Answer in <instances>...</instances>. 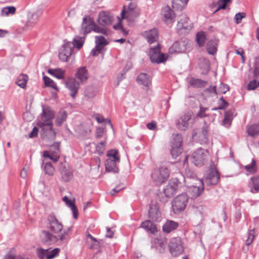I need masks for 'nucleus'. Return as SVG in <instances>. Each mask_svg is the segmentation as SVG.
<instances>
[{
    "label": "nucleus",
    "instance_id": "41",
    "mask_svg": "<svg viewBox=\"0 0 259 259\" xmlns=\"http://www.w3.org/2000/svg\"><path fill=\"white\" fill-rule=\"evenodd\" d=\"M244 168L249 174H253L257 171V167L255 161L252 159L250 164L244 166Z\"/></svg>",
    "mask_w": 259,
    "mask_h": 259
},
{
    "label": "nucleus",
    "instance_id": "8",
    "mask_svg": "<svg viewBox=\"0 0 259 259\" xmlns=\"http://www.w3.org/2000/svg\"><path fill=\"white\" fill-rule=\"evenodd\" d=\"M188 200V195H177L174 199L172 206L174 212L178 213L185 208Z\"/></svg>",
    "mask_w": 259,
    "mask_h": 259
},
{
    "label": "nucleus",
    "instance_id": "59",
    "mask_svg": "<svg viewBox=\"0 0 259 259\" xmlns=\"http://www.w3.org/2000/svg\"><path fill=\"white\" fill-rule=\"evenodd\" d=\"M95 119H96L97 121L99 123H103L104 121H106L108 123L109 125H110L111 126H112V124L111 123V121L110 120H107L105 119L103 117L100 115V114H97L95 115Z\"/></svg>",
    "mask_w": 259,
    "mask_h": 259
},
{
    "label": "nucleus",
    "instance_id": "54",
    "mask_svg": "<svg viewBox=\"0 0 259 259\" xmlns=\"http://www.w3.org/2000/svg\"><path fill=\"white\" fill-rule=\"evenodd\" d=\"M231 0H219L218 2V8L217 11L220 9H225L227 5L229 3H230Z\"/></svg>",
    "mask_w": 259,
    "mask_h": 259
},
{
    "label": "nucleus",
    "instance_id": "29",
    "mask_svg": "<svg viewBox=\"0 0 259 259\" xmlns=\"http://www.w3.org/2000/svg\"><path fill=\"white\" fill-rule=\"evenodd\" d=\"M141 227L143 228L147 232L153 234H155L157 232L155 225L149 220L143 222L141 224Z\"/></svg>",
    "mask_w": 259,
    "mask_h": 259
},
{
    "label": "nucleus",
    "instance_id": "11",
    "mask_svg": "<svg viewBox=\"0 0 259 259\" xmlns=\"http://www.w3.org/2000/svg\"><path fill=\"white\" fill-rule=\"evenodd\" d=\"M113 20V16L108 11H101L98 14V23L101 27L106 28L111 25Z\"/></svg>",
    "mask_w": 259,
    "mask_h": 259
},
{
    "label": "nucleus",
    "instance_id": "58",
    "mask_svg": "<svg viewBox=\"0 0 259 259\" xmlns=\"http://www.w3.org/2000/svg\"><path fill=\"white\" fill-rule=\"evenodd\" d=\"M257 87H259L258 85V82L256 81V80H253L250 81L247 85V90H253L255 89Z\"/></svg>",
    "mask_w": 259,
    "mask_h": 259
},
{
    "label": "nucleus",
    "instance_id": "47",
    "mask_svg": "<svg viewBox=\"0 0 259 259\" xmlns=\"http://www.w3.org/2000/svg\"><path fill=\"white\" fill-rule=\"evenodd\" d=\"M106 140H104L99 143L97 145L96 147V150L99 154L102 155L104 153L106 147Z\"/></svg>",
    "mask_w": 259,
    "mask_h": 259
},
{
    "label": "nucleus",
    "instance_id": "64",
    "mask_svg": "<svg viewBox=\"0 0 259 259\" xmlns=\"http://www.w3.org/2000/svg\"><path fill=\"white\" fill-rule=\"evenodd\" d=\"M15 254L13 252V250L11 249L7 254H6L3 259H15Z\"/></svg>",
    "mask_w": 259,
    "mask_h": 259
},
{
    "label": "nucleus",
    "instance_id": "38",
    "mask_svg": "<svg viewBox=\"0 0 259 259\" xmlns=\"http://www.w3.org/2000/svg\"><path fill=\"white\" fill-rule=\"evenodd\" d=\"M190 83L192 86L195 88L204 87L207 84L206 81L194 78L191 79Z\"/></svg>",
    "mask_w": 259,
    "mask_h": 259
},
{
    "label": "nucleus",
    "instance_id": "12",
    "mask_svg": "<svg viewBox=\"0 0 259 259\" xmlns=\"http://www.w3.org/2000/svg\"><path fill=\"white\" fill-rule=\"evenodd\" d=\"M60 249L58 248L51 249V248L44 249L38 248L37 249V255L39 259H52L58 256Z\"/></svg>",
    "mask_w": 259,
    "mask_h": 259
},
{
    "label": "nucleus",
    "instance_id": "30",
    "mask_svg": "<svg viewBox=\"0 0 259 259\" xmlns=\"http://www.w3.org/2000/svg\"><path fill=\"white\" fill-rule=\"evenodd\" d=\"M43 240L45 243L52 244L58 240V238L48 231H42Z\"/></svg>",
    "mask_w": 259,
    "mask_h": 259
},
{
    "label": "nucleus",
    "instance_id": "13",
    "mask_svg": "<svg viewBox=\"0 0 259 259\" xmlns=\"http://www.w3.org/2000/svg\"><path fill=\"white\" fill-rule=\"evenodd\" d=\"M48 228L54 233H58L63 229V225L59 222L54 214H50L48 218Z\"/></svg>",
    "mask_w": 259,
    "mask_h": 259
},
{
    "label": "nucleus",
    "instance_id": "31",
    "mask_svg": "<svg viewBox=\"0 0 259 259\" xmlns=\"http://www.w3.org/2000/svg\"><path fill=\"white\" fill-rule=\"evenodd\" d=\"M218 40L211 39L207 44L206 49L208 54L214 55L217 51Z\"/></svg>",
    "mask_w": 259,
    "mask_h": 259
},
{
    "label": "nucleus",
    "instance_id": "24",
    "mask_svg": "<svg viewBox=\"0 0 259 259\" xmlns=\"http://www.w3.org/2000/svg\"><path fill=\"white\" fill-rule=\"evenodd\" d=\"M75 77L77 78L79 82L83 83L87 81L89 77V73L85 67H80L78 68L76 73Z\"/></svg>",
    "mask_w": 259,
    "mask_h": 259
},
{
    "label": "nucleus",
    "instance_id": "33",
    "mask_svg": "<svg viewBox=\"0 0 259 259\" xmlns=\"http://www.w3.org/2000/svg\"><path fill=\"white\" fill-rule=\"evenodd\" d=\"M48 73L58 79H63L65 77V71L60 68L55 69H50L48 70Z\"/></svg>",
    "mask_w": 259,
    "mask_h": 259
},
{
    "label": "nucleus",
    "instance_id": "32",
    "mask_svg": "<svg viewBox=\"0 0 259 259\" xmlns=\"http://www.w3.org/2000/svg\"><path fill=\"white\" fill-rule=\"evenodd\" d=\"M178 226V224L173 221H167L163 226V232L168 233L175 230Z\"/></svg>",
    "mask_w": 259,
    "mask_h": 259
},
{
    "label": "nucleus",
    "instance_id": "16",
    "mask_svg": "<svg viewBox=\"0 0 259 259\" xmlns=\"http://www.w3.org/2000/svg\"><path fill=\"white\" fill-rule=\"evenodd\" d=\"M142 35L150 44L157 41L159 38V32L157 28H154L142 33Z\"/></svg>",
    "mask_w": 259,
    "mask_h": 259
},
{
    "label": "nucleus",
    "instance_id": "53",
    "mask_svg": "<svg viewBox=\"0 0 259 259\" xmlns=\"http://www.w3.org/2000/svg\"><path fill=\"white\" fill-rule=\"evenodd\" d=\"M255 236L254 235V230H250L248 231L247 239L245 241L247 245H250L253 241Z\"/></svg>",
    "mask_w": 259,
    "mask_h": 259
},
{
    "label": "nucleus",
    "instance_id": "57",
    "mask_svg": "<svg viewBox=\"0 0 259 259\" xmlns=\"http://www.w3.org/2000/svg\"><path fill=\"white\" fill-rule=\"evenodd\" d=\"M254 67V75L256 76L259 74V57H255Z\"/></svg>",
    "mask_w": 259,
    "mask_h": 259
},
{
    "label": "nucleus",
    "instance_id": "37",
    "mask_svg": "<svg viewBox=\"0 0 259 259\" xmlns=\"http://www.w3.org/2000/svg\"><path fill=\"white\" fill-rule=\"evenodd\" d=\"M166 244L167 242L165 238L157 239L155 244V247L157 250H158V251L160 253H163Z\"/></svg>",
    "mask_w": 259,
    "mask_h": 259
},
{
    "label": "nucleus",
    "instance_id": "39",
    "mask_svg": "<svg viewBox=\"0 0 259 259\" xmlns=\"http://www.w3.org/2000/svg\"><path fill=\"white\" fill-rule=\"evenodd\" d=\"M67 114L64 111H60L57 115L55 121L58 126H61L66 120Z\"/></svg>",
    "mask_w": 259,
    "mask_h": 259
},
{
    "label": "nucleus",
    "instance_id": "6",
    "mask_svg": "<svg viewBox=\"0 0 259 259\" xmlns=\"http://www.w3.org/2000/svg\"><path fill=\"white\" fill-rule=\"evenodd\" d=\"M194 120L193 113L192 111H187L181 115L176 120V125L180 130L186 131L193 126Z\"/></svg>",
    "mask_w": 259,
    "mask_h": 259
},
{
    "label": "nucleus",
    "instance_id": "10",
    "mask_svg": "<svg viewBox=\"0 0 259 259\" xmlns=\"http://www.w3.org/2000/svg\"><path fill=\"white\" fill-rule=\"evenodd\" d=\"M169 249L170 253L174 256L181 254L183 251L181 239L180 238H172L169 243Z\"/></svg>",
    "mask_w": 259,
    "mask_h": 259
},
{
    "label": "nucleus",
    "instance_id": "26",
    "mask_svg": "<svg viewBox=\"0 0 259 259\" xmlns=\"http://www.w3.org/2000/svg\"><path fill=\"white\" fill-rule=\"evenodd\" d=\"M149 216L151 219L157 221L160 216V212L159 211V207L157 202L153 203L151 202L150 205L149 209Z\"/></svg>",
    "mask_w": 259,
    "mask_h": 259
},
{
    "label": "nucleus",
    "instance_id": "61",
    "mask_svg": "<svg viewBox=\"0 0 259 259\" xmlns=\"http://www.w3.org/2000/svg\"><path fill=\"white\" fill-rule=\"evenodd\" d=\"M68 232L65 229L63 230V232L59 235L58 239L60 240L62 242H66L67 241V236Z\"/></svg>",
    "mask_w": 259,
    "mask_h": 259
},
{
    "label": "nucleus",
    "instance_id": "7",
    "mask_svg": "<svg viewBox=\"0 0 259 259\" xmlns=\"http://www.w3.org/2000/svg\"><path fill=\"white\" fill-rule=\"evenodd\" d=\"M183 139L181 135L173 134L171 141L170 153L173 158L178 157L182 152Z\"/></svg>",
    "mask_w": 259,
    "mask_h": 259
},
{
    "label": "nucleus",
    "instance_id": "63",
    "mask_svg": "<svg viewBox=\"0 0 259 259\" xmlns=\"http://www.w3.org/2000/svg\"><path fill=\"white\" fill-rule=\"evenodd\" d=\"M195 208V213L196 214H200L201 216H202L204 214V208L201 205L197 206Z\"/></svg>",
    "mask_w": 259,
    "mask_h": 259
},
{
    "label": "nucleus",
    "instance_id": "5",
    "mask_svg": "<svg viewBox=\"0 0 259 259\" xmlns=\"http://www.w3.org/2000/svg\"><path fill=\"white\" fill-rule=\"evenodd\" d=\"M107 159L105 162V168L107 171L117 173L118 171L117 164L120 162V156L117 150L111 149L107 152Z\"/></svg>",
    "mask_w": 259,
    "mask_h": 259
},
{
    "label": "nucleus",
    "instance_id": "35",
    "mask_svg": "<svg viewBox=\"0 0 259 259\" xmlns=\"http://www.w3.org/2000/svg\"><path fill=\"white\" fill-rule=\"evenodd\" d=\"M188 0H172V6L174 9L182 10L187 5Z\"/></svg>",
    "mask_w": 259,
    "mask_h": 259
},
{
    "label": "nucleus",
    "instance_id": "28",
    "mask_svg": "<svg viewBox=\"0 0 259 259\" xmlns=\"http://www.w3.org/2000/svg\"><path fill=\"white\" fill-rule=\"evenodd\" d=\"M137 81L139 84L143 85L148 89L151 84V78L149 75L146 73L140 74L137 78Z\"/></svg>",
    "mask_w": 259,
    "mask_h": 259
},
{
    "label": "nucleus",
    "instance_id": "52",
    "mask_svg": "<svg viewBox=\"0 0 259 259\" xmlns=\"http://www.w3.org/2000/svg\"><path fill=\"white\" fill-rule=\"evenodd\" d=\"M16 8L13 6L6 7L3 9L2 12L6 15L14 14L15 13Z\"/></svg>",
    "mask_w": 259,
    "mask_h": 259
},
{
    "label": "nucleus",
    "instance_id": "55",
    "mask_svg": "<svg viewBox=\"0 0 259 259\" xmlns=\"http://www.w3.org/2000/svg\"><path fill=\"white\" fill-rule=\"evenodd\" d=\"M208 110L207 108L203 107L202 106L200 107L199 111L196 114V117H198L200 118H203L205 117H207L208 115L206 114V112Z\"/></svg>",
    "mask_w": 259,
    "mask_h": 259
},
{
    "label": "nucleus",
    "instance_id": "45",
    "mask_svg": "<svg viewBox=\"0 0 259 259\" xmlns=\"http://www.w3.org/2000/svg\"><path fill=\"white\" fill-rule=\"evenodd\" d=\"M206 40L205 33L203 32H199L196 35V40L199 47L203 46Z\"/></svg>",
    "mask_w": 259,
    "mask_h": 259
},
{
    "label": "nucleus",
    "instance_id": "49",
    "mask_svg": "<svg viewBox=\"0 0 259 259\" xmlns=\"http://www.w3.org/2000/svg\"><path fill=\"white\" fill-rule=\"evenodd\" d=\"M44 170L46 174H48L49 176H53L54 175L55 169L53 167V166L52 165L51 163L47 162L45 164V165L44 167Z\"/></svg>",
    "mask_w": 259,
    "mask_h": 259
},
{
    "label": "nucleus",
    "instance_id": "17",
    "mask_svg": "<svg viewBox=\"0 0 259 259\" xmlns=\"http://www.w3.org/2000/svg\"><path fill=\"white\" fill-rule=\"evenodd\" d=\"M162 19L167 24H171L175 21V14L168 6H165L161 11Z\"/></svg>",
    "mask_w": 259,
    "mask_h": 259
},
{
    "label": "nucleus",
    "instance_id": "46",
    "mask_svg": "<svg viewBox=\"0 0 259 259\" xmlns=\"http://www.w3.org/2000/svg\"><path fill=\"white\" fill-rule=\"evenodd\" d=\"M43 79L46 86L51 87L55 90L58 91V88L56 83L52 79L46 76H44Z\"/></svg>",
    "mask_w": 259,
    "mask_h": 259
},
{
    "label": "nucleus",
    "instance_id": "43",
    "mask_svg": "<svg viewBox=\"0 0 259 259\" xmlns=\"http://www.w3.org/2000/svg\"><path fill=\"white\" fill-rule=\"evenodd\" d=\"M96 93L95 90L92 87H88L84 93V97L87 98L88 101H92L95 97Z\"/></svg>",
    "mask_w": 259,
    "mask_h": 259
},
{
    "label": "nucleus",
    "instance_id": "40",
    "mask_svg": "<svg viewBox=\"0 0 259 259\" xmlns=\"http://www.w3.org/2000/svg\"><path fill=\"white\" fill-rule=\"evenodd\" d=\"M208 138V126L204 125L201 130V132L198 136L199 140L201 143H206Z\"/></svg>",
    "mask_w": 259,
    "mask_h": 259
},
{
    "label": "nucleus",
    "instance_id": "9",
    "mask_svg": "<svg viewBox=\"0 0 259 259\" xmlns=\"http://www.w3.org/2000/svg\"><path fill=\"white\" fill-rule=\"evenodd\" d=\"M149 57L151 61L153 63H160L166 60L165 55L160 52V47L159 44L149 49Z\"/></svg>",
    "mask_w": 259,
    "mask_h": 259
},
{
    "label": "nucleus",
    "instance_id": "23",
    "mask_svg": "<svg viewBox=\"0 0 259 259\" xmlns=\"http://www.w3.org/2000/svg\"><path fill=\"white\" fill-rule=\"evenodd\" d=\"M179 181L176 179L169 180L168 184L163 189L164 194H174L177 192L179 188Z\"/></svg>",
    "mask_w": 259,
    "mask_h": 259
},
{
    "label": "nucleus",
    "instance_id": "36",
    "mask_svg": "<svg viewBox=\"0 0 259 259\" xmlns=\"http://www.w3.org/2000/svg\"><path fill=\"white\" fill-rule=\"evenodd\" d=\"M28 76L26 74H20L17 78L16 83L20 87L24 89L25 88L27 82Z\"/></svg>",
    "mask_w": 259,
    "mask_h": 259
},
{
    "label": "nucleus",
    "instance_id": "62",
    "mask_svg": "<svg viewBox=\"0 0 259 259\" xmlns=\"http://www.w3.org/2000/svg\"><path fill=\"white\" fill-rule=\"evenodd\" d=\"M59 143H54L51 146V152L53 153H59Z\"/></svg>",
    "mask_w": 259,
    "mask_h": 259
},
{
    "label": "nucleus",
    "instance_id": "2",
    "mask_svg": "<svg viewBox=\"0 0 259 259\" xmlns=\"http://www.w3.org/2000/svg\"><path fill=\"white\" fill-rule=\"evenodd\" d=\"M84 44L83 37L75 36L73 42H67L60 49L59 57L63 62L67 61L68 58L71 56L74 48L75 47L80 49Z\"/></svg>",
    "mask_w": 259,
    "mask_h": 259
},
{
    "label": "nucleus",
    "instance_id": "34",
    "mask_svg": "<svg viewBox=\"0 0 259 259\" xmlns=\"http://www.w3.org/2000/svg\"><path fill=\"white\" fill-rule=\"evenodd\" d=\"M247 133L251 137L259 135V123L253 124L247 127Z\"/></svg>",
    "mask_w": 259,
    "mask_h": 259
},
{
    "label": "nucleus",
    "instance_id": "51",
    "mask_svg": "<svg viewBox=\"0 0 259 259\" xmlns=\"http://www.w3.org/2000/svg\"><path fill=\"white\" fill-rule=\"evenodd\" d=\"M229 87L223 82H221L219 87L217 90L218 94H225L229 90Z\"/></svg>",
    "mask_w": 259,
    "mask_h": 259
},
{
    "label": "nucleus",
    "instance_id": "22",
    "mask_svg": "<svg viewBox=\"0 0 259 259\" xmlns=\"http://www.w3.org/2000/svg\"><path fill=\"white\" fill-rule=\"evenodd\" d=\"M62 179L65 182L70 181L73 177L72 169L66 164H62L59 168Z\"/></svg>",
    "mask_w": 259,
    "mask_h": 259
},
{
    "label": "nucleus",
    "instance_id": "48",
    "mask_svg": "<svg viewBox=\"0 0 259 259\" xmlns=\"http://www.w3.org/2000/svg\"><path fill=\"white\" fill-rule=\"evenodd\" d=\"M233 119V113L231 111H228L225 112V117L223 120V124L224 125H230L231 121Z\"/></svg>",
    "mask_w": 259,
    "mask_h": 259
},
{
    "label": "nucleus",
    "instance_id": "1",
    "mask_svg": "<svg viewBox=\"0 0 259 259\" xmlns=\"http://www.w3.org/2000/svg\"><path fill=\"white\" fill-rule=\"evenodd\" d=\"M55 112L49 107L42 109L37 122V126L40 129L41 138L46 143L54 141L56 138V132L53 128V120Z\"/></svg>",
    "mask_w": 259,
    "mask_h": 259
},
{
    "label": "nucleus",
    "instance_id": "18",
    "mask_svg": "<svg viewBox=\"0 0 259 259\" xmlns=\"http://www.w3.org/2000/svg\"><path fill=\"white\" fill-rule=\"evenodd\" d=\"M95 39L96 47L92 50L91 53L93 56H96L101 53L104 47L108 44V42L102 36H96Z\"/></svg>",
    "mask_w": 259,
    "mask_h": 259
},
{
    "label": "nucleus",
    "instance_id": "56",
    "mask_svg": "<svg viewBox=\"0 0 259 259\" xmlns=\"http://www.w3.org/2000/svg\"><path fill=\"white\" fill-rule=\"evenodd\" d=\"M105 132V128L103 127H98L96 128L95 137L97 139L101 138L103 136Z\"/></svg>",
    "mask_w": 259,
    "mask_h": 259
},
{
    "label": "nucleus",
    "instance_id": "50",
    "mask_svg": "<svg viewBox=\"0 0 259 259\" xmlns=\"http://www.w3.org/2000/svg\"><path fill=\"white\" fill-rule=\"evenodd\" d=\"M251 180L253 185L254 190H251L252 193H258L259 192V177H253L251 179Z\"/></svg>",
    "mask_w": 259,
    "mask_h": 259
},
{
    "label": "nucleus",
    "instance_id": "21",
    "mask_svg": "<svg viewBox=\"0 0 259 259\" xmlns=\"http://www.w3.org/2000/svg\"><path fill=\"white\" fill-rule=\"evenodd\" d=\"M192 28L191 23L189 18L185 15H182L178 22L177 29L179 30H184L186 32L190 30Z\"/></svg>",
    "mask_w": 259,
    "mask_h": 259
},
{
    "label": "nucleus",
    "instance_id": "42",
    "mask_svg": "<svg viewBox=\"0 0 259 259\" xmlns=\"http://www.w3.org/2000/svg\"><path fill=\"white\" fill-rule=\"evenodd\" d=\"M196 183L198 186H192V191L194 194H200L203 191V183L201 180H197Z\"/></svg>",
    "mask_w": 259,
    "mask_h": 259
},
{
    "label": "nucleus",
    "instance_id": "60",
    "mask_svg": "<svg viewBox=\"0 0 259 259\" xmlns=\"http://www.w3.org/2000/svg\"><path fill=\"white\" fill-rule=\"evenodd\" d=\"M245 17V14L244 13H238L235 16V21L237 24L241 22L242 19Z\"/></svg>",
    "mask_w": 259,
    "mask_h": 259
},
{
    "label": "nucleus",
    "instance_id": "20",
    "mask_svg": "<svg viewBox=\"0 0 259 259\" xmlns=\"http://www.w3.org/2000/svg\"><path fill=\"white\" fill-rule=\"evenodd\" d=\"M220 179L219 172L214 168H211L205 178V182L207 185H215Z\"/></svg>",
    "mask_w": 259,
    "mask_h": 259
},
{
    "label": "nucleus",
    "instance_id": "25",
    "mask_svg": "<svg viewBox=\"0 0 259 259\" xmlns=\"http://www.w3.org/2000/svg\"><path fill=\"white\" fill-rule=\"evenodd\" d=\"M187 49L186 44L185 41L175 42L169 49V53H183Z\"/></svg>",
    "mask_w": 259,
    "mask_h": 259
},
{
    "label": "nucleus",
    "instance_id": "14",
    "mask_svg": "<svg viewBox=\"0 0 259 259\" xmlns=\"http://www.w3.org/2000/svg\"><path fill=\"white\" fill-rule=\"evenodd\" d=\"M139 15L138 8L132 3H130L126 10H123L121 13L122 19L127 18L132 20L138 17Z\"/></svg>",
    "mask_w": 259,
    "mask_h": 259
},
{
    "label": "nucleus",
    "instance_id": "15",
    "mask_svg": "<svg viewBox=\"0 0 259 259\" xmlns=\"http://www.w3.org/2000/svg\"><path fill=\"white\" fill-rule=\"evenodd\" d=\"M66 87L69 91V94L73 98H75L79 89L80 82L75 78H69L65 82Z\"/></svg>",
    "mask_w": 259,
    "mask_h": 259
},
{
    "label": "nucleus",
    "instance_id": "4",
    "mask_svg": "<svg viewBox=\"0 0 259 259\" xmlns=\"http://www.w3.org/2000/svg\"><path fill=\"white\" fill-rule=\"evenodd\" d=\"M169 177V170L164 166L154 169L151 174V179L156 186H160L165 183Z\"/></svg>",
    "mask_w": 259,
    "mask_h": 259
},
{
    "label": "nucleus",
    "instance_id": "3",
    "mask_svg": "<svg viewBox=\"0 0 259 259\" xmlns=\"http://www.w3.org/2000/svg\"><path fill=\"white\" fill-rule=\"evenodd\" d=\"M92 31H94L97 33H100L104 35L108 34V30L104 27H101L98 26L94 21L88 16H85L83 18L82 22L80 29V34L83 35L82 36H78L79 37H83L84 41L85 35Z\"/></svg>",
    "mask_w": 259,
    "mask_h": 259
},
{
    "label": "nucleus",
    "instance_id": "19",
    "mask_svg": "<svg viewBox=\"0 0 259 259\" xmlns=\"http://www.w3.org/2000/svg\"><path fill=\"white\" fill-rule=\"evenodd\" d=\"M207 155V152L203 149L199 148L195 151L192 155L193 162L197 166L201 165Z\"/></svg>",
    "mask_w": 259,
    "mask_h": 259
},
{
    "label": "nucleus",
    "instance_id": "27",
    "mask_svg": "<svg viewBox=\"0 0 259 259\" xmlns=\"http://www.w3.org/2000/svg\"><path fill=\"white\" fill-rule=\"evenodd\" d=\"M63 200L65 202L66 205L71 209L74 218L77 219L78 217V209L75 205V199H69L67 196H65L63 197Z\"/></svg>",
    "mask_w": 259,
    "mask_h": 259
},
{
    "label": "nucleus",
    "instance_id": "44",
    "mask_svg": "<svg viewBox=\"0 0 259 259\" xmlns=\"http://www.w3.org/2000/svg\"><path fill=\"white\" fill-rule=\"evenodd\" d=\"M52 153V154H50L49 152L45 151L44 152L43 156L46 158H50L54 162L58 161L60 157L58 153L53 152Z\"/></svg>",
    "mask_w": 259,
    "mask_h": 259
}]
</instances>
